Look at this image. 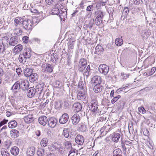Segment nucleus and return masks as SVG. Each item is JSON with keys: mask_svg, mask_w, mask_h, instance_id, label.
Instances as JSON below:
<instances>
[{"mask_svg": "<svg viewBox=\"0 0 156 156\" xmlns=\"http://www.w3.org/2000/svg\"><path fill=\"white\" fill-rule=\"evenodd\" d=\"M20 82V88L23 90H27L29 87V83L27 80H22Z\"/></svg>", "mask_w": 156, "mask_h": 156, "instance_id": "nucleus-13", "label": "nucleus"}, {"mask_svg": "<svg viewBox=\"0 0 156 156\" xmlns=\"http://www.w3.org/2000/svg\"><path fill=\"white\" fill-rule=\"evenodd\" d=\"M33 70L32 69L25 68L24 69V76L27 77H30L32 74V73Z\"/></svg>", "mask_w": 156, "mask_h": 156, "instance_id": "nucleus-26", "label": "nucleus"}, {"mask_svg": "<svg viewBox=\"0 0 156 156\" xmlns=\"http://www.w3.org/2000/svg\"><path fill=\"white\" fill-rule=\"evenodd\" d=\"M48 149L51 151H54L56 149L58 151L60 150V148L57 147L55 144L51 145L48 147Z\"/></svg>", "mask_w": 156, "mask_h": 156, "instance_id": "nucleus-43", "label": "nucleus"}, {"mask_svg": "<svg viewBox=\"0 0 156 156\" xmlns=\"http://www.w3.org/2000/svg\"><path fill=\"white\" fill-rule=\"evenodd\" d=\"M133 4L134 5H138L140 3V0H133Z\"/></svg>", "mask_w": 156, "mask_h": 156, "instance_id": "nucleus-60", "label": "nucleus"}, {"mask_svg": "<svg viewBox=\"0 0 156 156\" xmlns=\"http://www.w3.org/2000/svg\"><path fill=\"white\" fill-rule=\"evenodd\" d=\"M69 119L68 114L66 113L63 114L59 119L60 123L62 124L66 123Z\"/></svg>", "mask_w": 156, "mask_h": 156, "instance_id": "nucleus-11", "label": "nucleus"}, {"mask_svg": "<svg viewBox=\"0 0 156 156\" xmlns=\"http://www.w3.org/2000/svg\"><path fill=\"white\" fill-rule=\"evenodd\" d=\"M103 50L102 47L100 45H98L95 48L94 53L99 55L103 51Z\"/></svg>", "mask_w": 156, "mask_h": 156, "instance_id": "nucleus-28", "label": "nucleus"}, {"mask_svg": "<svg viewBox=\"0 0 156 156\" xmlns=\"http://www.w3.org/2000/svg\"><path fill=\"white\" fill-rule=\"evenodd\" d=\"M30 11L32 13L38 14L39 13V12L37 10V9H34L33 7L30 9Z\"/></svg>", "mask_w": 156, "mask_h": 156, "instance_id": "nucleus-57", "label": "nucleus"}, {"mask_svg": "<svg viewBox=\"0 0 156 156\" xmlns=\"http://www.w3.org/2000/svg\"><path fill=\"white\" fill-rule=\"evenodd\" d=\"M75 153V150H71L69 152L68 156H69L70 155H71V156H73Z\"/></svg>", "mask_w": 156, "mask_h": 156, "instance_id": "nucleus-64", "label": "nucleus"}, {"mask_svg": "<svg viewBox=\"0 0 156 156\" xmlns=\"http://www.w3.org/2000/svg\"><path fill=\"white\" fill-rule=\"evenodd\" d=\"M84 140V137L80 135H78L75 138L76 142L79 145H82L83 144Z\"/></svg>", "mask_w": 156, "mask_h": 156, "instance_id": "nucleus-16", "label": "nucleus"}, {"mask_svg": "<svg viewBox=\"0 0 156 156\" xmlns=\"http://www.w3.org/2000/svg\"><path fill=\"white\" fill-rule=\"evenodd\" d=\"M63 134L66 138H68L69 136L68 129H65L63 130Z\"/></svg>", "mask_w": 156, "mask_h": 156, "instance_id": "nucleus-46", "label": "nucleus"}, {"mask_svg": "<svg viewBox=\"0 0 156 156\" xmlns=\"http://www.w3.org/2000/svg\"><path fill=\"white\" fill-rule=\"evenodd\" d=\"M11 153L14 155H17L19 152V149L16 146L12 147L10 150Z\"/></svg>", "mask_w": 156, "mask_h": 156, "instance_id": "nucleus-24", "label": "nucleus"}, {"mask_svg": "<svg viewBox=\"0 0 156 156\" xmlns=\"http://www.w3.org/2000/svg\"><path fill=\"white\" fill-rule=\"evenodd\" d=\"M8 120L5 119H3L2 121H1L0 122V127L6 124L8 122Z\"/></svg>", "mask_w": 156, "mask_h": 156, "instance_id": "nucleus-61", "label": "nucleus"}, {"mask_svg": "<svg viewBox=\"0 0 156 156\" xmlns=\"http://www.w3.org/2000/svg\"><path fill=\"white\" fill-rule=\"evenodd\" d=\"M18 40L17 36H15L12 37L9 42L8 48H10L11 46L13 47L15 46L18 43Z\"/></svg>", "mask_w": 156, "mask_h": 156, "instance_id": "nucleus-6", "label": "nucleus"}, {"mask_svg": "<svg viewBox=\"0 0 156 156\" xmlns=\"http://www.w3.org/2000/svg\"><path fill=\"white\" fill-rule=\"evenodd\" d=\"M25 122L27 124H29L34 121V118L31 115H27L24 118Z\"/></svg>", "mask_w": 156, "mask_h": 156, "instance_id": "nucleus-30", "label": "nucleus"}, {"mask_svg": "<svg viewBox=\"0 0 156 156\" xmlns=\"http://www.w3.org/2000/svg\"><path fill=\"white\" fill-rule=\"evenodd\" d=\"M29 37L26 36H24L22 38L23 41V42L27 43L28 42Z\"/></svg>", "mask_w": 156, "mask_h": 156, "instance_id": "nucleus-63", "label": "nucleus"}, {"mask_svg": "<svg viewBox=\"0 0 156 156\" xmlns=\"http://www.w3.org/2000/svg\"><path fill=\"white\" fill-rule=\"evenodd\" d=\"M51 59L52 62H55L58 59V56L56 53H54L51 56Z\"/></svg>", "mask_w": 156, "mask_h": 156, "instance_id": "nucleus-42", "label": "nucleus"}, {"mask_svg": "<svg viewBox=\"0 0 156 156\" xmlns=\"http://www.w3.org/2000/svg\"><path fill=\"white\" fill-rule=\"evenodd\" d=\"M73 108L75 112H78L81 111L82 108V106L80 103H75L73 104Z\"/></svg>", "mask_w": 156, "mask_h": 156, "instance_id": "nucleus-15", "label": "nucleus"}, {"mask_svg": "<svg viewBox=\"0 0 156 156\" xmlns=\"http://www.w3.org/2000/svg\"><path fill=\"white\" fill-rule=\"evenodd\" d=\"M48 122V126L51 128H53L56 125L57 120L55 118L51 117L49 118Z\"/></svg>", "mask_w": 156, "mask_h": 156, "instance_id": "nucleus-8", "label": "nucleus"}, {"mask_svg": "<svg viewBox=\"0 0 156 156\" xmlns=\"http://www.w3.org/2000/svg\"><path fill=\"white\" fill-rule=\"evenodd\" d=\"M90 67L88 65L86 69V72H84V73L86 74V75L87 76H89L90 74Z\"/></svg>", "mask_w": 156, "mask_h": 156, "instance_id": "nucleus-53", "label": "nucleus"}, {"mask_svg": "<svg viewBox=\"0 0 156 156\" xmlns=\"http://www.w3.org/2000/svg\"><path fill=\"white\" fill-rule=\"evenodd\" d=\"M14 32L17 35H21L22 33V30L20 29L16 28L14 30Z\"/></svg>", "mask_w": 156, "mask_h": 156, "instance_id": "nucleus-50", "label": "nucleus"}, {"mask_svg": "<svg viewBox=\"0 0 156 156\" xmlns=\"http://www.w3.org/2000/svg\"><path fill=\"white\" fill-rule=\"evenodd\" d=\"M156 71V67H154L152 68L150 72H149L148 75L149 76H151L153 75L155 72Z\"/></svg>", "mask_w": 156, "mask_h": 156, "instance_id": "nucleus-54", "label": "nucleus"}, {"mask_svg": "<svg viewBox=\"0 0 156 156\" xmlns=\"http://www.w3.org/2000/svg\"><path fill=\"white\" fill-rule=\"evenodd\" d=\"M38 79V76L35 73H32L30 77V81L33 83L37 82Z\"/></svg>", "mask_w": 156, "mask_h": 156, "instance_id": "nucleus-18", "label": "nucleus"}, {"mask_svg": "<svg viewBox=\"0 0 156 156\" xmlns=\"http://www.w3.org/2000/svg\"><path fill=\"white\" fill-rule=\"evenodd\" d=\"M146 144L149 148L151 149H153V143L151 140L149 139V140H147Z\"/></svg>", "mask_w": 156, "mask_h": 156, "instance_id": "nucleus-39", "label": "nucleus"}, {"mask_svg": "<svg viewBox=\"0 0 156 156\" xmlns=\"http://www.w3.org/2000/svg\"><path fill=\"white\" fill-rule=\"evenodd\" d=\"M11 136L13 138H16L19 135V132L16 129H12L10 131Z\"/></svg>", "mask_w": 156, "mask_h": 156, "instance_id": "nucleus-27", "label": "nucleus"}, {"mask_svg": "<svg viewBox=\"0 0 156 156\" xmlns=\"http://www.w3.org/2000/svg\"><path fill=\"white\" fill-rule=\"evenodd\" d=\"M44 85V83H42L41 84L39 83L37 85L36 88L35 89L36 90V94L38 95V94H41L43 89Z\"/></svg>", "mask_w": 156, "mask_h": 156, "instance_id": "nucleus-20", "label": "nucleus"}, {"mask_svg": "<svg viewBox=\"0 0 156 156\" xmlns=\"http://www.w3.org/2000/svg\"><path fill=\"white\" fill-rule=\"evenodd\" d=\"M122 133L119 131H116L112 134L111 136L112 140L114 142H118L121 137Z\"/></svg>", "mask_w": 156, "mask_h": 156, "instance_id": "nucleus-7", "label": "nucleus"}, {"mask_svg": "<svg viewBox=\"0 0 156 156\" xmlns=\"http://www.w3.org/2000/svg\"><path fill=\"white\" fill-rule=\"evenodd\" d=\"M9 38L7 36H5L3 37L2 39L3 45L5 46L7 48H8V46L9 44Z\"/></svg>", "mask_w": 156, "mask_h": 156, "instance_id": "nucleus-29", "label": "nucleus"}, {"mask_svg": "<svg viewBox=\"0 0 156 156\" xmlns=\"http://www.w3.org/2000/svg\"><path fill=\"white\" fill-rule=\"evenodd\" d=\"M122 151L119 148L116 149L113 151V156H122Z\"/></svg>", "mask_w": 156, "mask_h": 156, "instance_id": "nucleus-32", "label": "nucleus"}, {"mask_svg": "<svg viewBox=\"0 0 156 156\" xmlns=\"http://www.w3.org/2000/svg\"><path fill=\"white\" fill-rule=\"evenodd\" d=\"M17 122L15 121H12L8 123V126L10 128H14L17 126Z\"/></svg>", "mask_w": 156, "mask_h": 156, "instance_id": "nucleus-33", "label": "nucleus"}, {"mask_svg": "<svg viewBox=\"0 0 156 156\" xmlns=\"http://www.w3.org/2000/svg\"><path fill=\"white\" fill-rule=\"evenodd\" d=\"M23 48V46L20 44H19L14 47L13 51L15 54H18L22 50Z\"/></svg>", "mask_w": 156, "mask_h": 156, "instance_id": "nucleus-25", "label": "nucleus"}, {"mask_svg": "<svg viewBox=\"0 0 156 156\" xmlns=\"http://www.w3.org/2000/svg\"><path fill=\"white\" fill-rule=\"evenodd\" d=\"M87 66V62L85 59H80L78 64V69L80 72H83Z\"/></svg>", "mask_w": 156, "mask_h": 156, "instance_id": "nucleus-3", "label": "nucleus"}, {"mask_svg": "<svg viewBox=\"0 0 156 156\" xmlns=\"http://www.w3.org/2000/svg\"><path fill=\"white\" fill-rule=\"evenodd\" d=\"M129 12V9L128 7L125 8L122 12V17L124 16V17H126Z\"/></svg>", "mask_w": 156, "mask_h": 156, "instance_id": "nucleus-38", "label": "nucleus"}, {"mask_svg": "<svg viewBox=\"0 0 156 156\" xmlns=\"http://www.w3.org/2000/svg\"><path fill=\"white\" fill-rule=\"evenodd\" d=\"M1 152L2 156H9L10 154L9 152L5 149H2Z\"/></svg>", "mask_w": 156, "mask_h": 156, "instance_id": "nucleus-41", "label": "nucleus"}, {"mask_svg": "<svg viewBox=\"0 0 156 156\" xmlns=\"http://www.w3.org/2000/svg\"><path fill=\"white\" fill-rule=\"evenodd\" d=\"M65 147L67 149H69L72 147V144L70 141H65L64 143Z\"/></svg>", "mask_w": 156, "mask_h": 156, "instance_id": "nucleus-44", "label": "nucleus"}, {"mask_svg": "<svg viewBox=\"0 0 156 156\" xmlns=\"http://www.w3.org/2000/svg\"><path fill=\"white\" fill-rule=\"evenodd\" d=\"M61 3L59 2L57 4H56L55 7L52 10L51 14L52 15H59L61 19L63 18L64 16L63 14L66 15V13L65 12L62 11L60 13V9H59V7Z\"/></svg>", "mask_w": 156, "mask_h": 156, "instance_id": "nucleus-1", "label": "nucleus"}, {"mask_svg": "<svg viewBox=\"0 0 156 156\" xmlns=\"http://www.w3.org/2000/svg\"><path fill=\"white\" fill-rule=\"evenodd\" d=\"M27 59L29 58L31 55L30 49L28 48H26L24 50L23 53H21Z\"/></svg>", "mask_w": 156, "mask_h": 156, "instance_id": "nucleus-17", "label": "nucleus"}, {"mask_svg": "<svg viewBox=\"0 0 156 156\" xmlns=\"http://www.w3.org/2000/svg\"><path fill=\"white\" fill-rule=\"evenodd\" d=\"M125 103L124 100H120L118 103V105L120 109H123L124 108Z\"/></svg>", "mask_w": 156, "mask_h": 156, "instance_id": "nucleus-40", "label": "nucleus"}, {"mask_svg": "<svg viewBox=\"0 0 156 156\" xmlns=\"http://www.w3.org/2000/svg\"><path fill=\"white\" fill-rule=\"evenodd\" d=\"M77 97L78 100H83L86 98V95L82 91H79L77 94Z\"/></svg>", "mask_w": 156, "mask_h": 156, "instance_id": "nucleus-31", "label": "nucleus"}, {"mask_svg": "<svg viewBox=\"0 0 156 156\" xmlns=\"http://www.w3.org/2000/svg\"><path fill=\"white\" fill-rule=\"evenodd\" d=\"M93 5H90L88 6L86 9V11L87 12H89L88 14H92V12H91L90 11L91 10H92V9L93 8Z\"/></svg>", "mask_w": 156, "mask_h": 156, "instance_id": "nucleus-51", "label": "nucleus"}, {"mask_svg": "<svg viewBox=\"0 0 156 156\" xmlns=\"http://www.w3.org/2000/svg\"><path fill=\"white\" fill-rule=\"evenodd\" d=\"M120 98L121 96L119 95H118L117 96L114 97L111 101V103L113 104H114Z\"/></svg>", "mask_w": 156, "mask_h": 156, "instance_id": "nucleus-49", "label": "nucleus"}, {"mask_svg": "<svg viewBox=\"0 0 156 156\" xmlns=\"http://www.w3.org/2000/svg\"><path fill=\"white\" fill-rule=\"evenodd\" d=\"M27 59L26 57L23 55L22 53H21L19 57V61L21 63L24 64L26 62Z\"/></svg>", "mask_w": 156, "mask_h": 156, "instance_id": "nucleus-34", "label": "nucleus"}, {"mask_svg": "<svg viewBox=\"0 0 156 156\" xmlns=\"http://www.w3.org/2000/svg\"><path fill=\"white\" fill-rule=\"evenodd\" d=\"M121 76H122V78L123 79H126L129 77V74H126L124 73H122L121 74Z\"/></svg>", "mask_w": 156, "mask_h": 156, "instance_id": "nucleus-55", "label": "nucleus"}, {"mask_svg": "<svg viewBox=\"0 0 156 156\" xmlns=\"http://www.w3.org/2000/svg\"><path fill=\"white\" fill-rule=\"evenodd\" d=\"M91 82L96 84H101V78L98 76H94L91 80Z\"/></svg>", "mask_w": 156, "mask_h": 156, "instance_id": "nucleus-19", "label": "nucleus"}, {"mask_svg": "<svg viewBox=\"0 0 156 156\" xmlns=\"http://www.w3.org/2000/svg\"><path fill=\"white\" fill-rule=\"evenodd\" d=\"M148 33L147 30H144L142 31L141 34L144 37H147V34Z\"/></svg>", "mask_w": 156, "mask_h": 156, "instance_id": "nucleus-62", "label": "nucleus"}, {"mask_svg": "<svg viewBox=\"0 0 156 156\" xmlns=\"http://www.w3.org/2000/svg\"><path fill=\"white\" fill-rule=\"evenodd\" d=\"M97 12H95V14L98 15L97 17H98V18L101 19H103L104 17V15H103V12L101 11H99L98 12V13H97Z\"/></svg>", "mask_w": 156, "mask_h": 156, "instance_id": "nucleus-45", "label": "nucleus"}, {"mask_svg": "<svg viewBox=\"0 0 156 156\" xmlns=\"http://www.w3.org/2000/svg\"><path fill=\"white\" fill-rule=\"evenodd\" d=\"M84 86V84L83 81H80L79 82L78 84V87L79 88L81 89H83Z\"/></svg>", "mask_w": 156, "mask_h": 156, "instance_id": "nucleus-52", "label": "nucleus"}, {"mask_svg": "<svg viewBox=\"0 0 156 156\" xmlns=\"http://www.w3.org/2000/svg\"><path fill=\"white\" fill-rule=\"evenodd\" d=\"M94 19L90 20L88 26V27L89 28L90 30L92 28L93 25L94 24Z\"/></svg>", "mask_w": 156, "mask_h": 156, "instance_id": "nucleus-47", "label": "nucleus"}, {"mask_svg": "<svg viewBox=\"0 0 156 156\" xmlns=\"http://www.w3.org/2000/svg\"><path fill=\"white\" fill-rule=\"evenodd\" d=\"M102 19H101L98 18V17H96L94 22L96 25L99 26L102 23Z\"/></svg>", "mask_w": 156, "mask_h": 156, "instance_id": "nucleus-48", "label": "nucleus"}, {"mask_svg": "<svg viewBox=\"0 0 156 156\" xmlns=\"http://www.w3.org/2000/svg\"><path fill=\"white\" fill-rule=\"evenodd\" d=\"M123 41L121 38H117L115 40V43L116 45L120 46L122 45Z\"/></svg>", "mask_w": 156, "mask_h": 156, "instance_id": "nucleus-36", "label": "nucleus"}, {"mask_svg": "<svg viewBox=\"0 0 156 156\" xmlns=\"http://www.w3.org/2000/svg\"><path fill=\"white\" fill-rule=\"evenodd\" d=\"M71 119L73 124V125H76L80 121V117L78 114L75 113L72 116Z\"/></svg>", "mask_w": 156, "mask_h": 156, "instance_id": "nucleus-14", "label": "nucleus"}, {"mask_svg": "<svg viewBox=\"0 0 156 156\" xmlns=\"http://www.w3.org/2000/svg\"><path fill=\"white\" fill-rule=\"evenodd\" d=\"M23 28L30 32L31 31L33 28V22L30 20H26L23 21Z\"/></svg>", "mask_w": 156, "mask_h": 156, "instance_id": "nucleus-2", "label": "nucleus"}, {"mask_svg": "<svg viewBox=\"0 0 156 156\" xmlns=\"http://www.w3.org/2000/svg\"><path fill=\"white\" fill-rule=\"evenodd\" d=\"M99 72L104 75L107 74L109 70L108 67L105 64L100 65L98 68Z\"/></svg>", "mask_w": 156, "mask_h": 156, "instance_id": "nucleus-4", "label": "nucleus"}, {"mask_svg": "<svg viewBox=\"0 0 156 156\" xmlns=\"http://www.w3.org/2000/svg\"><path fill=\"white\" fill-rule=\"evenodd\" d=\"M39 123L43 126H44L48 123V119L47 117L44 115L40 116L38 119Z\"/></svg>", "mask_w": 156, "mask_h": 156, "instance_id": "nucleus-12", "label": "nucleus"}, {"mask_svg": "<svg viewBox=\"0 0 156 156\" xmlns=\"http://www.w3.org/2000/svg\"><path fill=\"white\" fill-rule=\"evenodd\" d=\"M103 87L101 84H96L94 88V91L95 93H98L101 92L102 90Z\"/></svg>", "mask_w": 156, "mask_h": 156, "instance_id": "nucleus-23", "label": "nucleus"}, {"mask_svg": "<svg viewBox=\"0 0 156 156\" xmlns=\"http://www.w3.org/2000/svg\"><path fill=\"white\" fill-rule=\"evenodd\" d=\"M48 140L47 138H43L41 142V144L42 147H44L47 145Z\"/></svg>", "mask_w": 156, "mask_h": 156, "instance_id": "nucleus-35", "label": "nucleus"}, {"mask_svg": "<svg viewBox=\"0 0 156 156\" xmlns=\"http://www.w3.org/2000/svg\"><path fill=\"white\" fill-rule=\"evenodd\" d=\"M35 148L33 146H32L29 148L27 152V155L28 156H33L35 154Z\"/></svg>", "mask_w": 156, "mask_h": 156, "instance_id": "nucleus-21", "label": "nucleus"}, {"mask_svg": "<svg viewBox=\"0 0 156 156\" xmlns=\"http://www.w3.org/2000/svg\"><path fill=\"white\" fill-rule=\"evenodd\" d=\"M42 69L43 72L45 73H51L53 70V67L51 65L48 64L45 66L43 65L42 67Z\"/></svg>", "mask_w": 156, "mask_h": 156, "instance_id": "nucleus-10", "label": "nucleus"}, {"mask_svg": "<svg viewBox=\"0 0 156 156\" xmlns=\"http://www.w3.org/2000/svg\"><path fill=\"white\" fill-rule=\"evenodd\" d=\"M37 155L39 156H43L44 154V149L43 148H39L37 151Z\"/></svg>", "mask_w": 156, "mask_h": 156, "instance_id": "nucleus-37", "label": "nucleus"}, {"mask_svg": "<svg viewBox=\"0 0 156 156\" xmlns=\"http://www.w3.org/2000/svg\"><path fill=\"white\" fill-rule=\"evenodd\" d=\"M138 111L139 112L141 113L144 114L145 113L146 111L143 107H141L139 108Z\"/></svg>", "mask_w": 156, "mask_h": 156, "instance_id": "nucleus-56", "label": "nucleus"}, {"mask_svg": "<svg viewBox=\"0 0 156 156\" xmlns=\"http://www.w3.org/2000/svg\"><path fill=\"white\" fill-rule=\"evenodd\" d=\"M93 97L91 98V105H90V109L93 112H95L97 111L98 109V103L96 100L94 98L93 99Z\"/></svg>", "mask_w": 156, "mask_h": 156, "instance_id": "nucleus-5", "label": "nucleus"}, {"mask_svg": "<svg viewBox=\"0 0 156 156\" xmlns=\"http://www.w3.org/2000/svg\"><path fill=\"white\" fill-rule=\"evenodd\" d=\"M80 129L82 131L85 132L87 130V126L85 125H81Z\"/></svg>", "mask_w": 156, "mask_h": 156, "instance_id": "nucleus-58", "label": "nucleus"}, {"mask_svg": "<svg viewBox=\"0 0 156 156\" xmlns=\"http://www.w3.org/2000/svg\"><path fill=\"white\" fill-rule=\"evenodd\" d=\"M6 48L5 46H2L1 44H0V53L3 52L6 49Z\"/></svg>", "mask_w": 156, "mask_h": 156, "instance_id": "nucleus-59", "label": "nucleus"}, {"mask_svg": "<svg viewBox=\"0 0 156 156\" xmlns=\"http://www.w3.org/2000/svg\"><path fill=\"white\" fill-rule=\"evenodd\" d=\"M20 89V81H17L15 82L12 87L11 90L12 91L19 90Z\"/></svg>", "mask_w": 156, "mask_h": 156, "instance_id": "nucleus-22", "label": "nucleus"}, {"mask_svg": "<svg viewBox=\"0 0 156 156\" xmlns=\"http://www.w3.org/2000/svg\"><path fill=\"white\" fill-rule=\"evenodd\" d=\"M36 93V90L34 87H31L27 90V95L30 98L33 97Z\"/></svg>", "mask_w": 156, "mask_h": 156, "instance_id": "nucleus-9", "label": "nucleus"}]
</instances>
